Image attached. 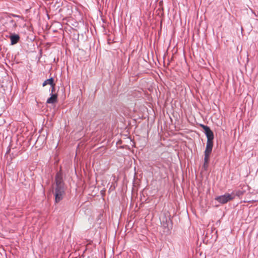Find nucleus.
I'll use <instances>...</instances> for the list:
<instances>
[{
    "label": "nucleus",
    "mask_w": 258,
    "mask_h": 258,
    "mask_svg": "<svg viewBox=\"0 0 258 258\" xmlns=\"http://www.w3.org/2000/svg\"><path fill=\"white\" fill-rule=\"evenodd\" d=\"M233 200V195L229 193H226L223 195L218 196L215 198V200L221 204H225Z\"/></svg>",
    "instance_id": "nucleus-1"
},
{
    "label": "nucleus",
    "mask_w": 258,
    "mask_h": 258,
    "mask_svg": "<svg viewBox=\"0 0 258 258\" xmlns=\"http://www.w3.org/2000/svg\"><path fill=\"white\" fill-rule=\"evenodd\" d=\"M64 194L65 192L63 186H58V187H55L54 190L55 202L58 203L61 200H62Z\"/></svg>",
    "instance_id": "nucleus-2"
},
{
    "label": "nucleus",
    "mask_w": 258,
    "mask_h": 258,
    "mask_svg": "<svg viewBox=\"0 0 258 258\" xmlns=\"http://www.w3.org/2000/svg\"><path fill=\"white\" fill-rule=\"evenodd\" d=\"M202 128L205 131V134L207 138V142H213L214 134L210 127L207 125H202Z\"/></svg>",
    "instance_id": "nucleus-3"
},
{
    "label": "nucleus",
    "mask_w": 258,
    "mask_h": 258,
    "mask_svg": "<svg viewBox=\"0 0 258 258\" xmlns=\"http://www.w3.org/2000/svg\"><path fill=\"white\" fill-rule=\"evenodd\" d=\"M213 145V142H207L206 148L205 151L204 161H208L209 156L212 150Z\"/></svg>",
    "instance_id": "nucleus-4"
},
{
    "label": "nucleus",
    "mask_w": 258,
    "mask_h": 258,
    "mask_svg": "<svg viewBox=\"0 0 258 258\" xmlns=\"http://www.w3.org/2000/svg\"><path fill=\"white\" fill-rule=\"evenodd\" d=\"M11 40V44L15 45L20 40V36L18 34H16L14 33L11 34L9 37Z\"/></svg>",
    "instance_id": "nucleus-5"
},
{
    "label": "nucleus",
    "mask_w": 258,
    "mask_h": 258,
    "mask_svg": "<svg viewBox=\"0 0 258 258\" xmlns=\"http://www.w3.org/2000/svg\"><path fill=\"white\" fill-rule=\"evenodd\" d=\"M56 187L63 186L61 175L60 173H57L55 177Z\"/></svg>",
    "instance_id": "nucleus-6"
},
{
    "label": "nucleus",
    "mask_w": 258,
    "mask_h": 258,
    "mask_svg": "<svg viewBox=\"0 0 258 258\" xmlns=\"http://www.w3.org/2000/svg\"><path fill=\"white\" fill-rule=\"evenodd\" d=\"M51 96L48 98L46 101V103L48 104H53L57 102V95L56 94H51Z\"/></svg>",
    "instance_id": "nucleus-7"
},
{
    "label": "nucleus",
    "mask_w": 258,
    "mask_h": 258,
    "mask_svg": "<svg viewBox=\"0 0 258 258\" xmlns=\"http://www.w3.org/2000/svg\"><path fill=\"white\" fill-rule=\"evenodd\" d=\"M243 194H244L243 191L237 190H234L233 192H232L231 195H233V199H234L235 198V196L240 197V196L243 195Z\"/></svg>",
    "instance_id": "nucleus-8"
},
{
    "label": "nucleus",
    "mask_w": 258,
    "mask_h": 258,
    "mask_svg": "<svg viewBox=\"0 0 258 258\" xmlns=\"http://www.w3.org/2000/svg\"><path fill=\"white\" fill-rule=\"evenodd\" d=\"M53 84H54L53 83V79L52 78H51L50 79H47L46 80H45L43 82L42 85H43V86H46L47 84H49L51 86H52Z\"/></svg>",
    "instance_id": "nucleus-9"
},
{
    "label": "nucleus",
    "mask_w": 258,
    "mask_h": 258,
    "mask_svg": "<svg viewBox=\"0 0 258 258\" xmlns=\"http://www.w3.org/2000/svg\"><path fill=\"white\" fill-rule=\"evenodd\" d=\"M54 86H55L54 84H53V85L51 86V88L50 89V91H51V94H53V92L54 91Z\"/></svg>",
    "instance_id": "nucleus-10"
},
{
    "label": "nucleus",
    "mask_w": 258,
    "mask_h": 258,
    "mask_svg": "<svg viewBox=\"0 0 258 258\" xmlns=\"http://www.w3.org/2000/svg\"><path fill=\"white\" fill-rule=\"evenodd\" d=\"M208 162H204V164L203 165L204 167L206 168L208 167Z\"/></svg>",
    "instance_id": "nucleus-11"
}]
</instances>
